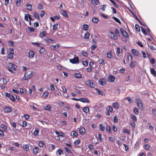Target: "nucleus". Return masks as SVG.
<instances>
[{
    "label": "nucleus",
    "mask_w": 156,
    "mask_h": 156,
    "mask_svg": "<svg viewBox=\"0 0 156 156\" xmlns=\"http://www.w3.org/2000/svg\"><path fill=\"white\" fill-rule=\"evenodd\" d=\"M136 103L137 106L141 110H144V108L142 104V101L139 99H136Z\"/></svg>",
    "instance_id": "nucleus-1"
},
{
    "label": "nucleus",
    "mask_w": 156,
    "mask_h": 156,
    "mask_svg": "<svg viewBox=\"0 0 156 156\" xmlns=\"http://www.w3.org/2000/svg\"><path fill=\"white\" fill-rule=\"evenodd\" d=\"M109 36L111 38L112 40H116L118 39V37L116 36L114 32L110 31L109 34Z\"/></svg>",
    "instance_id": "nucleus-2"
},
{
    "label": "nucleus",
    "mask_w": 156,
    "mask_h": 156,
    "mask_svg": "<svg viewBox=\"0 0 156 156\" xmlns=\"http://www.w3.org/2000/svg\"><path fill=\"white\" fill-rule=\"evenodd\" d=\"M69 62L73 64H78L79 62V59L78 57H75L69 60Z\"/></svg>",
    "instance_id": "nucleus-3"
},
{
    "label": "nucleus",
    "mask_w": 156,
    "mask_h": 156,
    "mask_svg": "<svg viewBox=\"0 0 156 156\" xmlns=\"http://www.w3.org/2000/svg\"><path fill=\"white\" fill-rule=\"evenodd\" d=\"M86 83L91 87H94L95 86V83L92 80H88L86 81Z\"/></svg>",
    "instance_id": "nucleus-4"
},
{
    "label": "nucleus",
    "mask_w": 156,
    "mask_h": 156,
    "mask_svg": "<svg viewBox=\"0 0 156 156\" xmlns=\"http://www.w3.org/2000/svg\"><path fill=\"white\" fill-rule=\"evenodd\" d=\"M24 19L26 21L29 22V24L30 25H31L30 21L32 18L29 14L27 13L26 14L25 16Z\"/></svg>",
    "instance_id": "nucleus-5"
},
{
    "label": "nucleus",
    "mask_w": 156,
    "mask_h": 156,
    "mask_svg": "<svg viewBox=\"0 0 156 156\" xmlns=\"http://www.w3.org/2000/svg\"><path fill=\"white\" fill-rule=\"evenodd\" d=\"M77 129L78 130L81 134L84 135L86 133V129L83 127L81 126L79 128H78Z\"/></svg>",
    "instance_id": "nucleus-6"
},
{
    "label": "nucleus",
    "mask_w": 156,
    "mask_h": 156,
    "mask_svg": "<svg viewBox=\"0 0 156 156\" xmlns=\"http://www.w3.org/2000/svg\"><path fill=\"white\" fill-rule=\"evenodd\" d=\"M25 74L27 76V79H30L33 76L32 72L30 71L26 72Z\"/></svg>",
    "instance_id": "nucleus-7"
},
{
    "label": "nucleus",
    "mask_w": 156,
    "mask_h": 156,
    "mask_svg": "<svg viewBox=\"0 0 156 156\" xmlns=\"http://www.w3.org/2000/svg\"><path fill=\"white\" fill-rule=\"evenodd\" d=\"M34 52L32 50H30L28 52V57L29 58L32 59L34 57Z\"/></svg>",
    "instance_id": "nucleus-8"
},
{
    "label": "nucleus",
    "mask_w": 156,
    "mask_h": 156,
    "mask_svg": "<svg viewBox=\"0 0 156 156\" xmlns=\"http://www.w3.org/2000/svg\"><path fill=\"white\" fill-rule=\"evenodd\" d=\"M11 52L8 55V58L9 59H12L13 57V55L14 54V50L11 48L10 49Z\"/></svg>",
    "instance_id": "nucleus-9"
},
{
    "label": "nucleus",
    "mask_w": 156,
    "mask_h": 156,
    "mask_svg": "<svg viewBox=\"0 0 156 156\" xmlns=\"http://www.w3.org/2000/svg\"><path fill=\"white\" fill-rule=\"evenodd\" d=\"M120 30L122 34L124 37L126 38L128 37V35L127 32L124 29L121 28L120 29Z\"/></svg>",
    "instance_id": "nucleus-10"
},
{
    "label": "nucleus",
    "mask_w": 156,
    "mask_h": 156,
    "mask_svg": "<svg viewBox=\"0 0 156 156\" xmlns=\"http://www.w3.org/2000/svg\"><path fill=\"white\" fill-rule=\"evenodd\" d=\"M98 83L101 85H104L106 84V80L105 79H101L98 81Z\"/></svg>",
    "instance_id": "nucleus-11"
},
{
    "label": "nucleus",
    "mask_w": 156,
    "mask_h": 156,
    "mask_svg": "<svg viewBox=\"0 0 156 156\" xmlns=\"http://www.w3.org/2000/svg\"><path fill=\"white\" fill-rule=\"evenodd\" d=\"M60 47V44H57L55 45L51 46L50 48L52 50H56Z\"/></svg>",
    "instance_id": "nucleus-12"
},
{
    "label": "nucleus",
    "mask_w": 156,
    "mask_h": 156,
    "mask_svg": "<svg viewBox=\"0 0 156 156\" xmlns=\"http://www.w3.org/2000/svg\"><path fill=\"white\" fill-rule=\"evenodd\" d=\"M80 101L85 103H89L90 102L89 100L87 98H80Z\"/></svg>",
    "instance_id": "nucleus-13"
},
{
    "label": "nucleus",
    "mask_w": 156,
    "mask_h": 156,
    "mask_svg": "<svg viewBox=\"0 0 156 156\" xmlns=\"http://www.w3.org/2000/svg\"><path fill=\"white\" fill-rule=\"evenodd\" d=\"M131 51L132 52V54L136 56H138L139 55V53L138 51L136 49H131Z\"/></svg>",
    "instance_id": "nucleus-14"
},
{
    "label": "nucleus",
    "mask_w": 156,
    "mask_h": 156,
    "mask_svg": "<svg viewBox=\"0 0 156 156\" xmlns=\"http://www.w3.org/2000/svg\"><path fill=\"white\" fill-rule=\"evenodd\" d=\"M45 40L47 42V44H50V43H55V41L54 40L48 38H46Z\"/></svg>",
    "instance_id": "nucleus-15"
},
{
    "label": "nucleus",
    "mask_w": 156,
    "mask_h": 156,
    "mask_svg": "<svg viewBox=\"0 0 156 156\" xmlns=\"http://www.w3.org/2000/svg\"><path fill=\"white\" fill-rule=\"evenodd\" d=\"M14 65V64H12V63H9L8 64V67L10 68V69H8V70L9 71L11 72V73H13L14 72L12 70V67H13V66Z\"/></svg>",
    "instance_id": "nucleus-16"
},
{
    "label": "nucleus",
    "mask_w": 156,
    "mask_h": 156,
    "mask_svg": "<svg viewBox=\"0 0 156 156\" xmlns=\"http://www.w3.org/2000/svg\"><path fill=\"white\" fill-rule=\"evenodd\" d=\"M115 79L114 76L113 75H110L109 76V81L110 82H114L115 80Z\"/></svg>",
    "instance_id": "nucleus-17"
},
{
    "label": "nucleus",
    "mask_w": 156,
    "mask_h": 156,
    "mask_svg": "<svg viewBox=\"0 0 156 156\" xmlns=\"http://www.w3.org/2000/svg\"><path fill=\"white\" fill-rule=\"evenodd\" d=\"M12 111V108L9 107H6L4 110V111L5 113H9L10 112Z\"/></svg>",
    "instance_id": "nucleus-18"
},
{
    "label": "nucleus",
    "mask_w": 156,
    "mask_h": 156,
    "mask_svg": "<svg viewBox=\"0 0 156 156\" xmlns=\"http://www.w3.org/2000/svg\"><path fill=\"white\" fill-rule=\"evenodd\" d=\"M91 2L92 4L95 6L98 5L99 3L98 0H91Z\"/></svg>",
    "instance_id": "nucleus-19"
},
{
    "label": "nucleus",
    "mask_w": 156,
    "mask_h": 156,
    "mask_svg": "<svg viewBox=\"0 0 156 156\" xmlns=\"http://www.w3.org/2000/svg\"><path fill=\"white\" fill-rule=\"evenodd\" d=\"M150 72L151 74L153 75V76L156 77V71L153 68L150 69Z\"/></svg>",
    "instance_id": "nucleus-20"
},
{
    "label": "nucleus",
    "mask_w": 156,
    "mask_h": 156,
    "mask_svg": "<svg viewBox=\"0 0 156 156\" xmlns=\"http://www.w3.org/2000/svg\"><path fill=\"white\" fill-rule=\"evenodd\" d=\"M106 129L107 131L109 134L112 133V132L111 131V128L110 126L108 125H107L106 127Z\"/></svg>",
    "instance_id": "nucleus-21"
},
{
    "label": "nucleus",
    "mask_w": 156,
    "mask_h": 156,
    "mask_svg": "<svg viewBox=\"0 0 156 156\" xmlns=\"http://www.w3.org/2000/svg\"><path fill=\"white\" fill-rule=\"evenodd\" d=\"M55 133L58 136H64L65 135V134L63 133L62 132H59L58 131H55Z\"/></svg>",
    "instance_id": "nucleus-22"
},
{
    "label": "nucleus",
    "mask_w": 156,
    "mask_h": 156,
    "mask_svg": "<svg viewBox=\"0 0 156 156\" xmlns=\"http://www.w3.org/2000/svg\"><path fill=\"white\" fill-rule=\"evenodd\" d=\"M96 92L99 95H101L102 96L104 95L105 94L102 91H101L100 90L98 89H96Z\"/></svg>",
    "instance_id": "nucleus-23"
},
{
    "label": "nucleus",
    "mask_w": 156,
    "mask_h": 156,
    "mask_svg": "<svg viewBox=\"0 0 156 156\" xmlns=\"http://www.w3.org/2000/svg\"><path fill=\"white\" fill-rule=\"evenodd\" d=\"M47 34V33L46 31H44L41 33H40V36L41 37L43 38Z\"/></svg>",
    "instance_id": "nucleus-24"
},
{
    "label": "nucleus",
    "mask_w": 156,
    "mask_h": 156,
    "mask_svg": "<svg viewBox=\"0 0 156 156\" xmlns=\"http://www.w3.org/2000/svg\"><path fill=\"white\" fill-rule=\"evenodd\" d=\"M136 62L135 61L132 62L130 64V66L131 68H133L135 66Z\"/></svg>",
    "instance_id": "nucleus-25"
},
{
    "label": "nucleus",
    "mask_w": 156,
    "mask_h": 156,
    "mask_svg": "<svg viewBox=\"0 0 156 156\" xmlns=\"http://www.w3.org/2000/svg\"><path fill=\"white\" fill-rule=\"evenodd\" d=\"M39 132V131L38 129H35L33 133V135L35 136H37L38 135Z\"/></svg>",
    "instance_id": "nucleus-26"
},
{
    "label": "nucleus",
    "mask_w": 156,
    "mask_h": 156,
    "mask_svg": "<svg viewBox=\"0 0 156 156\" xmlns=\"http://www.w3.org/2000/svg\"><path fill=\"white\" fill-rule=\"evenodd\" d=\"M0 127L2 129L5 131H7V126L4 124H2L0 126Z\"/></svg>",
    "instance_id": "nucleus-27"
},
{
    "label": "nucleus",
    "mask_w": 156,
    "mask_h": 156,
    "mask_svg": "<svg viewBox=\"0 0 156 156\" xmlns=\"http://www.w3.org/2000/svg\"><path fill=\"white\" fill-rule=\"evenodd\" d=\"M99 129L100 130L104 131L105 130V127L103 124H101L99 125Z\"/></svg>",
    "instance_id": "nucleus-28"
},
{
    "label": "nucleus",
    "mask_w": 156,
    "mask_h": 156,
    "mask_svg": "<svg viewBox=\"0 0 156 156\" xmlns=\"http://www.w3.org/2000/svg\"><path fill=\"white\" fill-rule=\"evenodd\" d=\"M113 107L116 109H118L119 108V105L118 102H114L113 104Z\"/></svg>",
    "instance_id": "nucleus-29"
},
{
    "label": "nucleus",
    "mask_w": 156,
    "mask_h": 156,
    "mask_svg": "<svg viewBox=\"0 0 156 156\" xmlns=\"http://www.w3.org/2000/svg\"><path fill=\"white\" fill-rule=\"evenodd\" d=\"M83 112L86 113H88L89 112V109L87 107L83 108Z\"/></svg>",
    "instance_id": "nucleus-30"
},
{
    "label": "nucleus",
    "mask_w": 156,
    "mask_h": 156,
    "mask_svg": "<svg viewBox=\"0 0 156 156\" xmlns=\"http://www.w3.org/2000/svg\"><path fill=\"white\" fill-rule=\"evenodd\" d=\"M26 31L28 33H30L34 32V29L33 28L30 27L27 29Z\"/></svg>",
    "instance_id": "nucleus-31"
},
{
    "label": "nucleus",
    "mask_w": 156,
    "mask_h": 156,
    "mask_svg": "<svg viewBox=\"0 0 156 156\" xmlns=\"http://www.w3.org/2000/svg\"><path fill=\"white\" fill-rule=\"evenodd\" d=\"M44 109L48 111L49 112H50L51 110V108L50 105H48L44 108Z\"/></svg>",
    "instance_id": "nucleus-32"
},
{
    "label": "nucleus",
    "mask_w": 156,
    "mask_h": 156,
    "mask_svg": "<svg viewBox=\"0 0 156 156\" xmlns=\"http://www.w3.org/2000/svg\"><path fill=\"white\" fill-rule=\"evenodd\" d=\"M122 49H121L119 47H118L117 48L116 51V54L118 56H119V55L121 53Z\"/></svg>",
    "instance_id": "nucleus-33"
},
{
    "label": "nucleus",
    "mask_w": 156,
    "mask_h": 156,
    "mask_svg": "<svg viewBox=\"0 0 156 156\" xmlns=\"http://www.w3.org/2000/svg\"><path fill=\"white\" fill-rule=\"evenodd\" d=\"M71 135L72 136H77L78 135V134L76 131H73L71 132Z\"/></svg>",
    "instance_id": "nucleus-34"
},
{
    "label": "nucleus",
    "mask_w": 156,
    "mask_h": 156,
    "mask_svg": "<svg viewBox=\"0 0 156 156\" xmlns=\"http://www.w3.org/2000/svg\"><path fill=\"white\" fill-rule=\"evenodd\" d=\"M33 151V153L34 154H37L38 152L39 149L37 147H35Z\"/></svg>",
    "instance_id": "nucleus-35"
},
{
    "label": "nucleus",
    "mask_w": 156,
    "mask_h": 156,
    "mask_svg": "<svg viewBox=\"0 0 156 156\" xmlns=\"http://www.w3.org/2000/svg\"><path fill=\"white\" fill-rule=\"evenodd\" d=\"M26 6L27 8V10L30 11H31L32 10L31 9L32 5L30 4H27Z\"/></svg>",
    "instance_id": "nucleus-36"
},
{
    "label": "nucleus",
    "mask_w": 156,
    "mask_h": 156,
    "mask_svg": "<svg viewBox=\"0 0 156 156\" xmlns=\"http://www.w3.org/2000/svg\"><path fill=\"white\" fill-rule=\"evenodd\" d=\"M75 76L77 78H80L82 77V75L80 73H76L74 74Z\"/></svg>",
    "instance_id": "nucleus-37"
},
{
    "label": "nucleus",
    "mask_w": 156,
    "mask_h": 156,
    "mask_svg": "<svg viewBox=\"0 0 156 156\" xmlns=\"http://www.w3.org/2000/svg\"><path fill=\"white\" fill-rule=\"evenodd\" d=\"M58 29V25L55 23L53 26L52 29L53 30H57Z\"/></svg>",
    "instance_id": "nucleus-38"
},
{
    "label": "nucleus",
    "mask_w": 156,
    "mask_h": 156,
    "mask_svg": "<svg viewBox=\"0 0 156 156\" xmlns=\"http://www.w3.org/2000/svg\"><path fill=\"white\" fill-rule=\"evenodd\" d=\"M83 30H87L89 29V26L87 24L83 25Z\"/></svg>",
    "instance_id": "nucleus-39"
},
{
    "label": "nucleus",
    "mask_w": 156,
    "mask_h": 156,
    "mask_svg": "<svg viewBox=\"0 0 156 156\" xmlns=\"http://www.w3.org/2000/svg\"><path fill=\"white\" fill-rule=\"evenodd\" d=\"M92 21L94 23H97L98 22V20L97 18L94 17L92 19Z\"/></svg>",
    "instance_id": "nucleus-40"
},
{
    "label": "nucleus",
    "mask_w": 156,
    "mask_h": 156,
    "mask_svg": "<svg viewBox=\"0 0 156 156\" xmlns=\"http://www.w3.org/2000/svg\"><path fill=\"white\" fill-rule=\"evenodd\" d=\"M23 148L25 151H28L29 150V146L27 144H25L23 145Z\"/></svg>",
    "instance_id": "nucleus-41"
},
{
    "label": "nucleus",
    "mask_w": 156,
    "mask_h": 156,
    "mask_svg": "<svg viewBox=\"0 0 156 156\" xmlns=\"http://www.w3.org/2000/svg\"><path fill=\"white\" fill-rule=\"evenodd\" d=\"M133 111L134 113L136 115H138L139 113V110L138 109L136 108L135 107L134 108Z\"/></svg>",
    "instance_id": "nucleus-42"
},
{
    "label": "nucleus",
    "mask_w": 156,
    "mask_h": 156,
    "mask_svg": "<svg viewBox=\"0 0 156 156\" xmlns=\"http://www.w3.org/2000/svg\"><path fill=\"white\" fill-rule=\"evenodd\" d=\"M110 1L115 7L117 8H118L119 7V5L116 4L114 1L112 0H110Z\"/></svg>",
    "instance_id": "nucleus-43"
},
{
    "label": "nucleus",
    "mask_w": 156,
    "mask_h": 156,
    "mask_svg": "<svg viewBox=\"0 0 156 156\" xmlns=\"http://www.w3.org/2000/svg\"><path fill=\"white\" fill-rule=\"evenodd\" d=\"M130 125L133 128H135V124L134 121H130Z\"/></svg>",
    "instance_id": "nucleus-44"
},
{
    "label": "nucleus",
    "mask_w": 156,
    "mask_h": 156,
    "mask_svg": "<svg viewBox=\"0 0 156 156\" xmlns=\"http://www.w3.org/2000/svg\"><path fill=\"white\" fill-rule=\"evenodd\" d=\"M112 51H111L108 52L107 53V57L109 58H111L112 56V55L111 54Z\"/></svg>",
    "instance_id": "nucleus-45"
},
{
    "label": "nucleus",
    "mask_w": 156,
    "mask_h": 156,
    "mask_svg": "<svg viewBox=\"0 0 156 156\" xmlns=\"http://www.w3.org/2000/svg\"><path fill=\"white\" fill-rule=\"evenodd\" d=\"M131 117L134 121H137V118L135 115L134 114H132L131 115Z\"/></svg>",
    "instance_id": "nucleus-46"
},
{
    "label": "nucleus",
    "mask_w": 156,
    "mask_h": 156,
    "mask_svg": "<svg viewBox=\"0 0 156 156\" xmlns=\"http://www.w3.org/2000/svg\"><path fill=\"white\" fill-rule=\"evenodd\" d=\"M64 149L67 154H69L71 153V151L70 150L68 147H65Z\"/></svg>",
    "instance_id": "nucleus-47"
},
{
    "label": "nucleus",
    "mask_w": 156,
    "mask_h": 156,
    "mask_svg": "<svg viewBox=\"0 0 156 156\" xmlns=\"http://www.w3.org/2000/svg\"><path fill=\"white\" fill-rule=\"evenodd\" d=\"M90 37V34L88 32H87L85 34L84 37L87 39H88Z\"/></svg>",
    "instance_id": "nucleus-48"
},
{
    "label": "nucleus",
    "mask_w": 156,
    "mask_h": 156,
    "mask_svg": "<svg viewBox=\"0 0 156 156\" xmlns=\"http://www.w3.org/2000/svg\"><path fill=\"white\" fill-rule=\"evenodd\" d=\"M42 97L44 98H46L48 96V93L47 92H44L42 94Z\"/></svg>",
    "instance_id": "nucleus-49"
},
{
    "label": "nucleus",
    "mask_w": 156,
    "mask_h": 156,
    "mask_svg": "<svg viewBox=\"0 0 156 156\" xmlns=\"http://www.w3.org/2000/svg\"><path fill=\"white\" fill-rule=\"evenodd\" d=\"M127 57L128 60H130V61H132L133 60V57L131 55H127Z\"/></svg>",
    "instance_id": "nucleus-50"
},
{
    "label": "nucleus",
    "mask_w": 156,
    "mask_h": 156,
    "mask_svg": "<svg viewBox=\"0 0 156 156\" xmlns=\"http://www.w3.org/2000/svg\"><path fill=\"white\" fill-rule=\"evenodd\" d=\"M99 63L101 66L103 65L104 64V61L102 59H100L99 60Z\"/></svg>",
    "instance_id": "nucleus-51"
},
{
    "label": "nucleus",
    "mask_w": 156,
    "mask_h": 156,
    "mask_svg": "<svg viewBox=\"0 0 156 156\" xmlns=\"http://www.w3.org/2000/svg\"><path fill=\"white\" fill-rule=\"evenodd\" d=\"M2 82L3 85H6L7 84V81L6 80L5 78H2Z\"/></svg>",
    "instance_id": "nucleus-52"
},
{
    "label": "nucleus",
    "mask_w": 156,
    "mask_h": 156,
    "mask_svg": "<svg viewBox=\"0 0 156 156\" xmlns=\"http://www.w3.org/2000/svg\"><path fill=\"white\" fill-rule=\"evenodd\" d=\"M136 30L137 31H140V27L138 24H136L135 26Z\"/></svg>",
    "instance_id": "nucleus-53"
},
{
    "label": "nucleus",
    "mask_w": 156,
    "mask_h": 156,
    "mask_svg": "<svg viewBox=\"0 0 156 156\" xmlns=\"http://www.w3.org/2000/svg\"><path fill=\"white\" fill-rule=\"evenodd\" d=\"M45 51V48L43 47H41L40 48L39 52L41 54H42Z\"/></svg>",
    "instance_id": "nucleus-54"
},
{
    "label": "nucleus",
    "mask_w": 156,
    "mask_h": 156,
    "mask_svg": "<svg viewBox=\"0 0 156 156\" xmlns=\"http://www.w3.org/2000/svg\"><path fill=\"white\" fill-rule=\"evenodd\" d=\"M82 63L83 65L85 66H87L88 64V62L86 60H83V61Z\"/></svg>",
    "instance_id": "nucleus-55"
},
{
    "label": "nucleus",
    "mask_w": 156,
    "mask_h": 156,
    "mask_svg": "<svg viewBox=\"0 0 156 156\" xmlns=\"http://www.w3.org/2000/svg\"><path fill=\"white\" fill-rule=\"evenodd\" d=\"M37 8L38 9H41L43 8V6L40 4H38L37 5Z\"/></svg>",
    "instance_id": "nucleus-56"
},
{
    "label": "nucleus",
    "mask_w": 156,
    "mask_h": 156,
    "mask_svg": "<svg viewBox=\"0 0 156 156\" xmlns=\"http://www.w3.org/2000/svg\"><path fill=\"white\" fill-rule=\"evenodd\" d=\"M107 109L108 111H109L110 112H112L113 111V109L112 107L110 106H108Z\"/></svg>",
    "instance_id": "nucleus-57"
},
{
    "label": "nucleus",
    "mask_w": 156,
    "mask_h": 156,
    "mask_svg": "<svg viewBox=\"0 0 156 156\" xmlns=\"http://www.w3.org/2000/svg\"><path fill=\"white\" fill-rule=\"evenodd\" d=\"M112 18L114 19V20L115 21L117 22V23H121V21H120V20L119 19H118L117 18L115 17H113Z\"/></svg>",
    "instance_id": "nucleus-58"
},
{
    "label": "nucleus",
    "mask_w": 156,
    "mask_h": 156,
    "mask_svg": "<svg viewBox=\"0 0 156 156\" xmlns=\"http://www.w3.org/2000/svg\"><path fill=\"white\" fill-rule=\"evenodd\" d=\"M125 99L126 100H128L129 103H131L133 102L132 98L130 97H127Z\"/></svg>",
    "instance_id": "nucleus-59"
},
{
    "label": "nucleus",
    "mask_w": 156,
    "mask_h": 156,
    "mask_svg": "<svg viewBox=\"0 0 156 156\" xmlns=\"http://www.w3.org/2000/svg\"><path fill=\"white\" fill-rule=\"evenodd\" d=\"M20 0H17L16 2V5L17 6H19L20 5Z\"/></svg>",
    "instance_id": "nucleus-60"
},
{
    "label": "nucleus",
    "mask_w": 156,
    "mask_h": 156,
    "mask_svg": "<svg viewBox=\"0 0 156 156\" xmlns=\"http://www.w3.org/2000/svg\"><path fill=\"white\" fill-rule=\"evenodd\" d=\"M150 61L151 63L152 64H153V65L155 63V59L154 58H150Z\"/></svg>",
    "instance_id": "nucleus-61"
},
{
    "label": "nucleus",
    "mask_w": 156,
    "mask_h": 156,
    "mask_svg": "<svg viewBox=\"0 0 156 156\" xmlns=\"http://www.w3.org/2000/svg\"><path fill=\"white\" fill-rule=\"evenodd\" d=\"M144 146H145V149L147 150H150V146L147 144H144Z\"/></svg>",
    "instance_id": "nucleus-62"
},
{
    "label": "nucleus",
    "mask_w": 156,
    "mask_h": 156,
    "mask_svg": "<svg viewBox=\"0 0 156 156\" xmlns=\"http://www.w3.org/2000/svg\"><path fill=\"white\" fill-rule=\"evenodd\" d=\"M81 53L82 55L85 57L87 56L88 55V53L84 51H82Z\"/></svg>",
    "instance_id": "nucleus-63"
},
{
    "label": "nucleus",
    "mask_w": 156,
    "mask_h": 156,
    "mask_svg": "<svg viewBox=\"0 0 156 156\" xmlns=\"http://www.w3.org/2000/svg\"><path fill=\"white\" fill-rule=\"evenodd\" d=\"M152 112L153 114L155 116H156V109H153L152 110Z\"/></svg>",
    "instance_id": "nucleus-64"
}]
</instances>
